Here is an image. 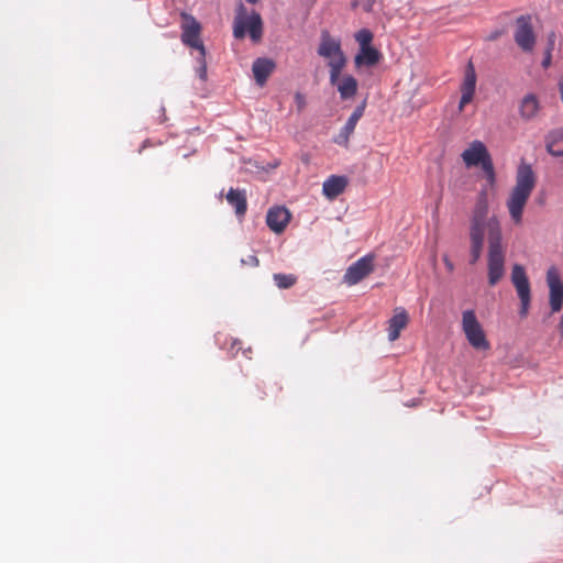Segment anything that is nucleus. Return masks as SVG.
Returning <instances> with one entry per match:
<instances>
[{"instance_id": "47", "label": "nucleus", "mask_w": 563, "mask_h": 563, "mask_svg": "<svg viewBox=\"0 0 563 563\" xmlns=\"http://www.w3.org/2000/svg\"><path fill=\"white\" fill-rule=\"evenodd\" d=\"M406 406H409L408 404H406ZM410 406H417V402L413 401Z\"/></svg>"}, {"instance_id": "18", "label": "nucleus", "mask_w": 563, "mask_h": 563, "mask_svg": "<svg viewBox=\"0 0 563 563\" xmlns=\"http://www.w3.org/2000/svg\"><path fill=\"white\" fill-rule=\"evenodd\" d=\"M341 44L331 37L327 30L321 32V43L318 47V54L325 58H331L341 54Z\"/></svg>"}, {"instance_id": "13", "label": "nucleus", "mask_w": 563, "mask_h": 563, "mask_svg": "<svg viewBox=\"0 0 563 563\" xmlns=\"http://www.w3.org/2000/svg\"><path fill=\"white\" fill-rule=\"evenodd\" d=\"M489 156L487 147L481 141H473L470 147L462 153L463 162L467 167H478Z\"/></svg>"}, {"instance_id": "7", "label": "nucleus", "mask_w": 563, "mask_h": 563, "mask_svg": "<svg viewBox=\"0 0 563 563\" xmlns=\"http://www.w3.org/2000/svg\"><path fill=\"white\" fill-rule=\"evenodd\" d=\"M181 18V35L180 40L184 45L187 47L202 51V40H201V23L190 13L185 11L180 12Z\"/></svg>"}, {"instance_id": "31", "label": "nucleus", "mask_w": 563, "mask_h": 563, "mask_svg": "<svg viewBox=\"0 0 563 563\" xmlns=\"http://www.w3.org/2000/svg\"><path fill=\"white\" fill-rule=\"evenodd\" d=\"M555 40H556V35H555V32H550L548 34V43H547V47H545V52H551L554 49V45H555Z\"/></svg>"}, {"instance_id": "33", "label": "nucleus", "mask_w": 563, "mask_h": 563, "mask_svg": "<svg viewBox=\"0 0 563 563\" xmlns=\"http://www.w3.org/2000/svg\"><path fill=\"white\" fill-rule=\"evenodd\" d=\"M241 263L243 265L258 266L260 261L255 255H250L247 258H242Z\"/></svg>"}, {"instance_id": "12", "label": "nucleus", "mask_w": 563, "mask_h": 563, "mask_svg": "<svg viewBox=\"0 0 563 563\" xmlns=\"http://www.w3.org/2000/svg\"><path fill=\"white\" fill-rule=\"evenodd\" d=\"M366 108V99H364L352 112L351 117L346 121L345 125L340 131L339 135L334 139V142L339 145L347 146L350 135L354 132L357 121L363 117Z\"/></svg>"}, {"instance_id": "43", "label": "nucleus", "mask_w": 563, "mask_h": 563, "mask_svg": "<svg viewBox=\"0 0 563 563\" xmlns=\"http://www.w3.org/2000/svg\"><path fill=\"white\" fill-rule=\"evenodd\" d=\"M258 0H246L247 3L255 4Z\"/></svg>"}, {"instance_id": "2", "label": "nucleus", "mask_w": 563, "mask_h": 563, "mask_svg": "<svg viewBox=\"0 0 563 563\" xmlns=\"http://www.w3.org/2000/svg\"><path fill=\"white\" fill-rule=\"evenodd\" d=\"M488 284L495 286L505 274V249L503 246V230L499 221L489 223L488 241Z\"/></svg>"}, {"instance_id": "30", "label": "nucleus", "mask_w": 563, "mask_h": 563, "mask_svg": "<svg viewBox=\"0 0 563 563\" xmlns=\"http://www.w3.org/2000/svg\"><path fill=\"white\" fill-rule=\"evenodd\" d=\"M474 95L462 91V96L459 102V110L462 111L464 107L473 100Z\"/></svg>"}, {"instance_id": "39", "label": "nucleus", "mask_w": 563, "mask_h": 563, "mask_svg": "<svg viewBox=\"0 0 563 563\" xmlns=\"http://www.w3.org/2000/svg\"><path fill=\"white\" fill-rule=\"evenodd\" d=\"M329 66H330V73L341 75L342 68L338 67L336 65H333L330 62H329Z\"/></svg>"}, {"instance_id": "42", "label": "nucleus", "mask_w": 563, "mask_h": 563, "mask_svg": "<svg viewBox=\"0 0 563 563\" xmlns=\"http://www.w3.org/2000/svg\"><path fill=\"white\" fill-rule=\"evenodd\" d=\"M279 165V161H275L274 163H269L266 167H261L263 170L268 172L271 169L276 168Z\"/></svg>"}, {"instance_id": "45", "label": "nucleus", "mask_w": 563, "mask_h": 563, "mask_svg": "<svg viewBox=\"0 0 563 563\" xmlns=\"http://www.w3.org/2000/svg\"><path fill=\"white\" fill-rule=\"evenodd\" d=\"M365 10H366V11H371V10H372V5H371V4L366 5V7H365Z\"/></svg>"}, {"instance_id": "28", "label": "nucleus", "mask_w": 563, "mask_h": 563, "mask_svg": "<svg viewBox=\"0 0 563 563\" xmlns=\"http://www.w3.org/2000/svg\"><path fill=\"white\" fill-rule=\"evenodd\" d=\"M245 16H250V12L247 11L246 7L243 4L242 1H239L236 10H235V16L234 20L244 19Z\"/></svg>"}, {"instance_id": "27", "label": "nucleus", "mask_w": 563, "mask_h": 563, "mask_svg": "<svg viewBox=\"0 0 563 563\" xmlns=\"http://www.w3.org/2000/svg\"><path fill=\"white\" fill-rule=\"evenodd\" d=\"M360 48L372 46L373 33L368 29H362L355 34Z\"/></svg>"}, {"instance_id": "14", "label": "nucleus", "mask_w": 563, "mask_h": 563, "mask_svg": "<svg viewBox=\"0 0 563 563\" xmlns=\"http://www.w3.org/2000/svg\"><path fill=\"white\" fill-rule=\"evenodd\" d=\"M276 68V63L268 57H258L253 62L252 71L258 86H264Z\"/></svg>"}, {"instance_id": "40", "label": "nucleus", "mask_w": 563, "mask_h": 563, "mask_svg": "<svg viewBox=\"0 0 563 563\" xmlns=\"http://www.w3.org/2000/svg\"><path fill=\"white\" fill-rule=\"evenodd\" d=\"M339 78H340V75L330 73V84L332 86H335V85L338 86Z\"/></svg>"}, {"instance_id": "21", "label": "nucleus", "mask_w": 563, "mask_h": 563, "mask_svg": "<svg viewBox=\"0 0 563 563\" xmlns=\"http://www.w3.org/2000/svg\"><path fill=\"white\" fill-rule=\"evenodd\" d=\"M547 151L553 156H563V129L551 131L547 135Z\"/></svg>"}, {"instance_id": "32", "label": "nucleus", "mask_w": 563, "mask_h": 563, "mask_svg": "<svg viewBox=\"0 0 563 563\" xmlns=\"http://www.w3.org/2000/svg\"><path fill=\"white\" fill-rule=\"evenodd\" d=\"M335 57L336 58L333 60H330V63H332L333 65H336L338 67L343 69V67L346 64V57L344 56V53L341 51V54H338Z\"/></svg>"}, {"instance_id": "16", "label": "nucleus", "mask_w": 563, "mask_h": 563, "mask_svg": "<svg viewBox=\"0 0 563 563\" xmlns=\"http://www.w3.org/2000/svg\"><path fill=\"white\" fill-rule=\"evenodd\" d=\"M382 59V53L374 46L360 48L358 53L354 57L356 67H374Z\"/></svg>"}, {"instance_id": "29", "label": "nucleus", "mask_w": 563, "mask_h": 563, "mask_svg": "<svg viewBox=\"0 0 563 563\" xmlns=\"http://www.w3.org/2000/svg\"><path fill=\"white\" fill-rule=\"evenodd\" d=\"M295 102H296V106H297V111L298 112H301L305 108H306V97L303 93L297 91L295 93Z\"/></svg>"}, {"instance_id": "19", "label": "nucleus", "mask_w": 563, "mask_h": 563, "mask_svg": "<svg viewBox=\"0 0 563 563\" xmlns=\"http://www.w3.org/2000/svg\"><path fill=\"white\" fill-rule=\"evenodd\" d=\"M225 198L227 201L235 209V214L239 218L246 213L247 200L245 190L230 188Z\"/></svg>"}, {"instance_id": "9", "label": "nucleus", "mask_w": 563, "mask_h": 563, "mask_svg": "<svg viewBox=\"0 0 563 563\" xmlns=\"http://www.w3.org/2000/svg\"><path fill=\"white\" fill-rule=\"evenodd\" d=\"M517 30L515 32V42L525 52H531L536 44V35L531 24V16L520 15L516 20Z\"/></svg>"}, {"instance_id": "15", "label": "nucleus", "mask_w": 563, "mask_h": 563, "mask_svg": "<svg viewBox=\"0 0 563 563\" xmlns=\"http://www.w3.org/2000/svg\"><path fill=\"white\" fill-rule=\"evenodd\" d=\"M347 185L346 176L332 175L323 183V195L329 199H334L344 191Z\"/></svg>"}, {"instance_id": "6", "label": "nucleus", "mask_w": 563, "mask_h": 563, "mask_svg": "<svg viewBox=\"0 0 563 563\" xmlns=\"http://www.w3.org/2000/svg\"><path fill=\"white\" fill-rule=\"evenodd\" d=\"M462 327L468 343L474 349L479 351L489 349V343L474 310L463 312Z\"/></svg>"}, {"instance_id": "25", "label": "nucleus", "mask_w": 563, "mask_h": 563, "mask_svg": "<svg viewBox=\"0 0 563 563\" xmlns=\"http://www.w3.org/2000/svg\"><path fill=\"white\" fill-rule=\"evenodd\" d=\"M273 278H274L277 287L280 289L290 288L291 286L295 285L296 280H297L296 276H294V275H285V274H280V273L274 274Z\"/></svg>"}, {"instance_id": "44", "label": "nucleus", "mask_w": 563, "mask_h": 563, "mask_svg": "<svg viewBox=\"0 0 563 563\" xmlns=\"http://www.w3.org/2000/svg\"><path fill=\"white\" fill-rule=\"evenodd\" d=\"M432 264H433V266H435V264H437L435 255L432 256Z\"/></svg>"}, {"instance_id": "23", "label": "nucleus", "mask_w": 563, "mask_h": 563, "mask_svg": "<svg viewBox=\"0 0 563 563\" xmlns=\"http://www.w3.org/2000/svg\"><path fill=\"white\" fill-rule=\"evenodd\" d=\"M485 235L477 233H470V264L474 265L481 258L484 247Z\"/></svg>"}, {"instance_id": "17", "label": "nucleus", "mask_w": 563, "mask_h": 563, "mask_svg": "<svg viewBox=\"0 0 563 563\" xmlns=\"http://www.w3.org/2000/svg\"><path fill=\"white\" fill-rule=\"evenodd\" d=\"M409 321V316L404 308L395 309V314L389 320L388 339L395 341L399 338L400 331L406 328Z\"/></svg>"}, {"instance_id": "38", "label": "nucleus", "mask_w": 563, "mask_h": 563, "mask_svg": "<svg viewBox=\"0 0 563 563\" xmlns=\"http://www.w3.org/2000/svg\"><path fill=\"white\" fill-rule=\"evenodd\" d=\"M443 262H444L445 267L448 268L449 272H453L454 271V264L450 261L448 255L443 256Z\"/></svg>"}, {"instance_id": "10", "label": "nucleus", "mask_w": 563, "mask_h": 563, "mask_svg": "<svg viewBox=\"0 0 563 563\" xmlns=\"http://www.w3.org/2000/svg\"><path fill=\"white\" fill-rule=\"evenodd\" d=\"M374 254L361 257L352 264L345 272L344 282L349 285H355L374 272Z\"/></svg>"}, {"instance_id": "46", "label": "nucleus", "mask_w": 563, "mask_h": 563, "mask_svg": "<svg viewBox=\"0 0 563 563\" xmlns=\"http://www.w3.org/2000/svg\"><path fill=\"white\" fill-rule=\"evenodd\" d=\"M162 112H163V117H164V120L166 119V115H165V108H162Z\"/></svg>"}, {"instance_id": "41", "label": "nucleus", "mask_w": 563, "mask_h": 563, "mask_svg": "<svg viewBox=\"0 0 563 563\" xmlns=\"http://www.w3.org/2000/svg\"><path fill=\"white\" fill-rule=\"evenodd\" d=\"M279 165V161H275L274 163H269L266 167H261L263 170L268 172L271 169L276 168Z\"/></svg>"}, {"instance_id": "11", "label": "nucleus", "mask_w": 563, "mask_h": 563, "mask_svg": "<svg viewBox=\"0 0 563 563\" xmlns=\"http://www.w3.org/2000/svg\"><path fill=\"white\" fill-rule=\"evenodd\" d=\"M290 220L291 213L283 206L272 207L266 214V224L276 234L283 233Z\"/></svg>"}, {"instance_id": "36", "label": "nucleus", "mask_w": 563, "mask_h": 563, "mask_svg": "<svg viewBox=\"0 0 563 563\" xmlns=\"http://www.w3.org/2000/svg\"><path fill=\"white\" fill-rule=\"evenodd\" d=\"M505 33V30L501 29V30H496L494 32H492L488 36H487V41H496L497 38H499L503 34Z\"/></svg>"}, {"instance_id": "20", "label": "nucleus", "mask_w": 563, "mask_h": 563, "mask_svg": "<svg viewBox=\"0 0 563 563\" xmlns=\"http://www.w3.org/2000/svg\"><path fill=\"white\" fill-rule=\"evenodd\" d=\"M539 101L536 95L528 93L519 104V112L523 120H532L539 111Z\"/></svg>"}, {"instance_id": "26", "label": "nucleus", "mask_w": 563, "mask_h": 563, "mask_svg": "<svg viewBox=\"0 0 563 563\" xmlns=\"http://www.w3.org/2000/svg\"><path fill=\"white\" fill-rule=\"evenodd\" d=\"M478 167H481L482 170L484 172L487 181L490 185H494L495 180H496V175H495V169H494V164H493L492 156H489L484 162H482Z\"/></svg>"}, {"instance_id": "5", "label": "nucleus", "mask_w": 563, "mask_h": 563, "mask_svg": "<svg viewBox=\"0 0 563 563\" xmlns=\"http://www.w3.org/2000/svg\"><path fill=\"white\" fill-rule=\"evenodd\" d=\"M511 283L516 288L517 295L520 299L519 314L521 318H526L529 312L531 302V288L530 282L526 274V269L520 264H515L511 271Z\"/></svg>"}, {"instance_id": "24", "label": "nucleus", "mask_w": 563, "mask_h": 563, "mask_svg": "<svg viewBox=\"0 0 563 563\" xmlns=\"http://www.w3.org/2000/svg\"><path fill=\"white\" fill-rule=\"evenodd\" d=\"M475 89H476V73H475L473 63L470 60L466 66V69H465L464 81L461 87V90L464 92L475 95Z\"/></svg>"}, {"instance_id": "4", "label": "nucleus", "mask_w": 563, "mask_h": 563, "mask_svg": "<svg viewBox=\"0 0 563 563\" xmlns=\"http://www.w3.org/2000/svg\"><path fill=\"white\" fill-rule=\"evenodd\" d=\"M263 33L264 22L261 14L255 10L250 12V16L233 20V36L236 40H242L249 34L251 41L258 44L263 38Z\"/></svg>"}, {"instance_id": "8", "label": "nucleus", "mask_w": 563, "mask_h": 563, "mask_svg": "<svg viewBox=\"0 0 563 563\" xmlns=\"http://www.w3.org/2000/svg\"><path fill=\"white\" fill-rule=\"evenodd\" d=\"M547 283L550 289L549 294V303L551 311L549 317L552 313L561 311L563 307V282L560 277V274L555 267H551L547 272Z\"/></svg>"}, {"instance_id": "34", "label": "nucleus", "mask_w": 563, "mask_h": 563, "mask_svg": "<svg viewBox=\"0 0 563 563\" xmlns=\"http://www.w3.org/2000/svg\"><path fill=\"white\" fill-rule=\"evenodd\" d=\"M198 52H199V56L196 58L197 63L199 64V66L207 65V62H206L207 49L203 44H202V51H198Z\"/></svg>"}, {"instance_id": "22", "label": "nucleus", "mask_w": 563, "mask_h": 563, "mask_svg": "<svg viewBox=\"0 0 563 563\" xmlns=\"http://www.w3.org/2000/svg\"><path fill=\"white\" fill-rule=\"evenodd\" d=\"M357 80L352 75H344L341 82L338 84V91L342 100L353 98L357 92Z\"/></svg>"}, {"instance_id": "3", "label": "nucleus", "mask_w": 563, "mask_h": 563, "mask_svg": "<svg viewBox=\"0 0 563 563\" xmlns=\"http://www.w3.org/2000/svg\"><path fill=\"white\" fill-rule=\"evenodd\" d=\"M488 194L487 189H482L477 196L476 203L472 211L470 220V233L484 234L487 231L489 239V223L490 221H499L496 216L488 217Z\"/></svg>"}, {"instance_id": "1", "label": "nucleus", "mask_w": 563, "mask_h": 563, "mask_svg": "<svg viewBox=\"0 0 563 563\" xmlns=\"http://www.w3.org/2000/svg\"><path fill=\"white\" fill-rule=\"evenodd\" d=\"M536 186V176L529 164L522 163L517 170L516 185L507 201L511 219L519 223L522 219L525 206Z\"/></svg>"}, {"instance_id": "35", "label": "nucleus", "mask_w": 563, "mask_h": 563, "mask_svg": "<svg viewBox=\"0 0 563 563\" xmlns=\"http://www.w3.org/2000/svg\"><path fill=\"white\" fill-rule=\"evenodd\" d=\"M207 69H208V68H207V65H202V66H199V67L197 68V75H198V77H199L202 81H206V80H207V77H208V75H207Z\"/></svg>"}, {"instance_id": "37", "label": "nucleus", "mask_w": 563, "mask_h": 563, "mask_svg": "<svg viewBox=\"0 0 563 563\" xmlns=\"http://www.w3.org/2000/svg\"><path fill=\"white\" fill-rule=\"evenodd\" d=\"M551 63H552L551 52H544V57H543V60L541 63L542 67L543 68H548V67H550Z\"/></svg>"}]
</instances>
